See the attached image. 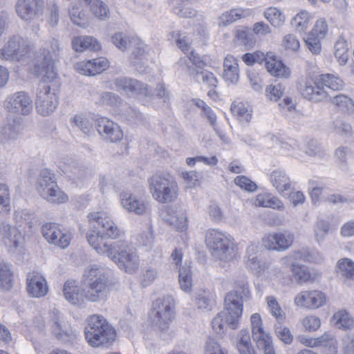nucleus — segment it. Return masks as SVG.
<instances>
[{
	"instance_id": "f257e3e1",
	"label": "nucleus",
	"mask_w": 354,
	"mask_h": 354,
	"mask_svg": "<svg viewBox=\"0 0 354 354\" xmlns=\"http://www.w3.org/2000/svg\"><path fill=\"white\" fill-rule=\"evenodd\" d=\"M87 241L97 254L108 257L126 272L131 274L138 269L140 260L136 252L124 241H118L109 244L99 235L94 234L88 235Z\"/></svg>"
},
{
	"instance_id": "f03ea898",
	"label": "nucleus",
	"mask_w": 354,
	"mask_h": 354,
	"mask_svg": "<svg viewBox=\"0 0 354 354\" xmlns=\"http://www.w3.org/2000/svg\"><path fill=\"white\" fill-rule=\"evenodd\" d=\"M84 335L91 347L108 348L115 342L116 331L103 316L93 315L87 319Z\"/></svg>"
},
{
	"instance_id": "7ed1b4c3",
	"label": "nucleus",
	"mask_w": 354,
	"mask_h": 354,
	"mask_svg": "<svg viewBox=\"0 0 354 354\" xmlns=\"http://www.w3.org/2000/svg\"><path fill=\"white\" fill-rule=\"evenodd\" d=\"M205 243L212 256L223 261H230L236 256V245L232 236L217 229H209L205 234Z\"/></svg>"
},
{
	"instance_id": "20e7f679",
	"label": "nucleus",
	"mask_w": 354,
	"mask_h": 354,
	"mask_svg": "<svg viewBox=\"0 0 354 354\" xmlns=\"http://www.w3.org/2000/svg\"><path fill=\"white\" fill-rule=\"evenodd\" d=\"M37 93L36 109L43 116L50 115L58 106V97L56 91L60 86L59 80L56 77L47 78L45 75H41Z\"/></svg>"
},
{
	"instance_id": "39448f33",
	"label": "nucleus",
	"mask_w": 354,
	"mask_h": 354,
	"mask_svg": "<svg viewBox=\"0 0 354 354\" xmlns=\"http://www.w3.org/2000/svg\"><path fill=\"white\" fill-rule=\"evenodd\" d=\"M84 283L88 288L86 297L95 301L102 297L108 286V271L102 266L93 264L88 266L84 272Z\"/></svg>"
},
{
	"instance_id": "423d86ee",
	"label": "nucleus",
	"mask_w": 354,
	"mask_h": 354,
	"mask_svg": "<svg viewBox=\"0 0 354 354\" xmlns=\"http://www.w3.org/2000/svg\"><path fill=\"white\" fill-rule=\"evenodd\" d=\"M150 192L159 203L174 201L178 196V184L169 174H155L148 179Z\"/></svg>"
},
{
	"instance_id": "0eeeda50",
	"label": "nucleus",
	"mask_w": 354,
	"mask_h": 354,
	"mask_svg": "<svg viewBox=\"0 0 354 354\" xmlns=\"http://www.w3.org/2000/svg\"><path fill=\"white\" fill-rule=\"evenodd\" d=\"M39 195L50 203L60 204L68 201V196L57 186L55 176L48 169L41 171L37 183Z\"/></svg>"
},
{
	"instance_id": "6e6552de",
	"label": "nucleus",
	"mask_w": 354,
	"mask_h": 354,
	"mask_svg": "<svg viewBox=\"0 0 354 354\" xmlns=\"http://www.w3.org/2000/svg\"><path fill=\"white\" fill-rule=\"evenodd\" d=\"M242 60L248 66L265 62L268 72L277 77L288 78L290 75V68L281 60L277 59L272 53H268L266 55L259 50L252 53H247L243 55Z\"/></svg>"
},
{
	"instance_id": "1a4fd4ad",
	"label": "nucleus",
	"mask_w": 354,
	"mask_h": 354,
	"mask_svg": "<svg viewBox=\"0 0 354 354\" xmlns=\"http://www.w3.org/2000/svg\"><path fill=\"white\" fill-rule=\"evenodd\" d=\"M88 224L91 228L98 230L102 228V230H98L96 233L94 232L88 235L94 234L99 235L104 241H106L103 236L106 238L112 239L119 238L122 234V230L118 226V225L110 218L106 212L104 211L93 212L88 215Z\"/></svg>"
},
{
	"instance_id": "9d476101",
	"label": "nucleus",
	"mask_w": 354,
	"mask_h": 354,
	"mask_svg": "<svg viewBox=\"0 0 354 354\" xmlns=\"http://www.w3.org/2000/svg\"><path fill=\"white\" fill-rule=\"evenodd\" d=\"M234 290L229 292L224 299L225 310H243L244 303L247 302L250 297L248 278L245 274H240L236 276L234 281Z\"/></svg>"
},
{
	"instance_id": "9b49d317",
	"label": "nucleus",
	"mask_w": 354,
	"mask_h": 354,
	"mask_svg": "<svg viewBox=\"0 0 354 354\" xmlns=\"http://www.w3.org/2000/svg\"><path fill=\"white\" fill-rule=\"evenodd\" d=\"M61 48L59 41L53 39L44 50V55L41 60H38L35 64L33 73L37 77L45 75L47 78L56 77L57 73L54 68V62L59 59Z\"/></svg>"
},
{
	"instance_id": "f8f14e48",
	"label": "nucleus",
	"mask_w": 354,
	"mask_h": 354,
	"mask_svg": "<svg viewBox=\"0 0 354 354\" xmlns=\"http://www.w3.org/2000/svg\"><path fill=\"white\" fill-rule=\"evenodd\" d=\"M189 62H185V70L187 75L195 82H203L209 87H216L217 79L210 71L203 69L205 63L201 60L197 53L192 50L189 56Z\"/></svg>"
},
{
	"instance_id": "ddd939ff",
	"label": "nucleus",
	"mask_w": 354,
	"mask_h": 354,
	"mask_svg": "<svg viewBox=\"0 0 354 354\" xmlns=\"http://www.w3.org/2000/svg\"><path fill=\"white\" fill-rule=\"evenodd\" d=\"M110 87L118 92H123L129 96L149 97L151 95V91L147 84L126 76L113 79Z\"/></svg>"
},
{
	"instance_id": "4468645a",
	"label": "nucleus",
	"mask_w": 354,
	"mask_h": 354,
	"mask_svg": "<svg viewBox=\"0 0 354 354\" xmlns=\"http://www.w3.org/2000/svg\"><path fill=\"white\" fill-rule=\"evenodd\" d=\"M250 320L252 338L258 348L263 350L264 354H275L272 337L269 333L264 330L260 315L253 314Z\"/></svg>"
},
{
	"instance_id": "2eb2a0df",
	"label": "nucleus",
	"mask_w": 354,
	"mask_h": 354,
	"mask_svg": "<svg viewBox=\"0 0 354 354\" xmlns=\"http://www.w3.org/2000/svg\"><path fill=\"white\" fill-rule=\"evenodd\" d=\"M27 42L19 35H13L0 50V59L10 61H19L27 53Z\"/></svg>"
},
{
	"instance_id": "dca6fc26",
	"label": "nucleus",
	"mask_w": 354,
	"mask_h": 354,
	"mask_svg": "<svg viewBox=\"0 0 354 354\" xmlns=\"http://www.w3.org/2000/svg\"><path fill=\"white\" fill-rule=\"evenodd\" d=\"M4 103L6 110L11 113L27 115L32 110V100L24 91L9 95Z\"/></svg>"
},
{
	"instance_id": "f3484780",
	"label": "nucleus",
	"mask_w": 354,
	"mask_h": 354,
	"mask_svg": "<svg viewBox=\"0 0 354 354\" xmlns=\"http://www.w3.org/2000/svg\"><path fill=\"white\" fill-rule=\"evenodd\" d=\"M44 6V0H17L15 10L21 19L30 21L42 15Z\"/></svg>"
},
{
	"instance_id": "a211bd4d",
	"label": "nucleus",
	"mask_w": 354,
	"mask_h": 354,
	"mask_svg": "<svg viewBox=\"0 0 354 354\" xmlns=\"http://www.w3.org/2000/svg\"><path fill=\"white\" fill-rule=\"evenodd\" d=\"M44 239L49 243L55 244L61 248H67L71 240V234L62 231L59 227L52 223H45L41 228Z\"/></svg>"
},
{
	"instance_id": "6ab92c4d",
	"label": "nucleus",
	"mask_w": 354,
	"mask_h": 354,
	"mask_svg": "<svg viewBox=\"0 0 354 354\" xmlns=\"http://www.w3.org/2000/svg\"><path fill=\"white\" fill-rule=\"evenodd\" d=\"M295 236L292 232L285 230L266 236L263 239V246L269 250L285 251L292 245Z\"/></svg>"
},
{
	"instance_id": "aec40b11",
	"label": "nucleus",
	"mask_w": 354,
	"mask_h": 354,
	"mask_svg": "<svg viewBox=\"0 0 354 354\" xmlns=\"http://www.w3.org/2000/svg\"><path fill=\"white\" fill-rule=\"evenodd\" d=\"M96 129L100 136L109 142H117L123 138V133L119 125L106 118L97 120Z\"/></svg>"
},
{
	"instance_id": "412c9836",
	"label": "nucleus",
	"mask_w": 354,
	"mask_h": 354,
	"mask_svg": "<svg viewBox=\"0 0 354 354\" xmlns=\"http://www.w3.org/2000/svg\"><path fill=\"white\" fill-rule=\"evenodd\" d=\"M120 198L122 207L129 212L142 216L146 214L149 210V205L147 202L130 192H121Z\"/></svg>"
},
{
	"instance_id": "4be33fe9",
	"label": "nucleus",
	"mask_w": 354,
	"mask_h": 354,
	"mask_svg": "<svg viewBox=\"0 0 354 354\" xmlns=\"http://www.w3.org/2000/svg\"><path fill=\"white\" fill-rule=\"evenodd\" d=\"M327 297L324 293L318 290L303 291L295 298L297 307L318 308L326 304Z\"/></svg>"
},
{
	"instance_id": "5701e85b",
	"label": "nucleus",
	"mask_w": 354,
	"mask_h": 354,
	"mask_svg": "<svg viewBox=\"0 0 354 354\" xmlns=\"http://www.w3.org/2000/svg\"><path fill=\"white\" fill-rule=\"evenodd\" d=\"M242 311H220L212 322L214 330L221 334L224 332L227 326L232 329L239 326V318Z\"/></svg>"
},
{
	"instance_id": "b1692460",
	"label": "nucleus",
	"mask_w": 354,
	"mask_h": 354,
	"mask_svg": "<svg viewBox=\"0 0 354 354\" xmlns=\"http://www.w3.org/2000/svg\"><path fill=\"white\" fill-rule=\"evenodd\" d=\"M297 88L305 98L311 101L317 102L328 99V93L317 84V79L313 83L308 80H301L298 83Z\"/></svg>"
},
{
	"instance_id": "393cba45",
	"label": "nucleus",
	"mask_w": 354,
	"mask_h": 354,
	"mask_svg": "<svg viewBox=\"0 0 354 354\" xmlns=\"http://www.w3.org/2000/svg\"><path fill=\"white\" fill-rule=\"evenodd\" d=\"M26 283L27 292L33 297H44L48 291L45 278L38 272L32 271L28 272Z\"/></svg>"
},
{
	"instance_id": "a878e982",
	"label": "nucleus",
	"mask_w": 354,
	"mask_h": 354,
	"mask_svg": "<svg viewBox=\"0 0 354 354\" xmlns=\"http://www.w3.org/2000/svg\"><path fill=\"white\" fill-rule=\"evenodd\" d=\"M145 47L146 45L138 38H133L131 41V63L139 73L146 71L147 59Z\"/></svg>"
},
{
	"instance_id": "bb28decb",
	"label": "nucleus",
	"mask_w": 354,
	"mask_h": 354,
	"mask_svg": "<svg viewBox=\"0 0 354 354\" xmlns=\"http://www.w3.org/2000/svg\"><path fill=\"white\" fill-rule=\"evenodd\" d=\"M322 257L317 251L310 248H302L299 250L293 251L290 254L283 257L281 259V263L286 267H291L292 269L294 266H297L295 260H304L309 262L317 263L321 260Z\"/></svg>"
},
{
	"instance_id": "cd10ccee",
	"label": "nucleus",
	"mask_w": 354,
	"mask_h": 354,
	"mask_svg": "<svg viewBox=\"0 0 354 354\" xmlns=\"http://www.w3.org/2000/svg\"><path fill=\"white\" fill-rule=\"evenodd\" d=\"M109 67V62L105 57L80 62L76 64V69L85 75H95L106 71Z\"/></svg>"
},
{
	"instance_id": "c85d7f7f",
	"label": "nucleus",
	"mask_w": 354,
	"mask_h": 354,
	"mask_svg": "<svg viewBox=\"0 0 354 354\" xmlns=\"http://www.w3.org/2000/svg\"><path fill=\"white\" fill-rule=\"evenodd\" d=\"M174 318V311H150L146 324L154 330H165Z\"/></svg>"
},
{
	"instance_id": "c756f323",
	"label": "nucleus",
	"mask_w": 354,
	"mask_h": 354,
	"mask_svg": "<svg viewBox=\"0 0 354 354\" xmlns=\"http://www.w3.org/2000/svg\"><path fill=\"white\" fill-rule=\"evenodd\" d=\"M0 234L3 241L8 248H16L21 239V234L15 226L3 222L0 226Z\"/></svg>"
},
{
	"instance_id": "7c9ffc66",
	"label": "nucleus",
	"mask_w": 354,
	"mask_h": 354,
	"mask_svg": "<svg viewBox=\"0 0 354 354\" xmlns=\"http://www.w3.org/2000/svg\"><path fill=\"white\" fill-rule=\"evenodd\" d=\"M270 180L273 187L283 196L288 194V192L292 189L289 176L283 171H272L270 175Z\"/></svg>"
},
{
	"instance_id": "2f4dec72",
	"label": "nucleus",
	"mask_w": 354,
	"mask_h": 354,
	"mask_svg": "<svg viewBox=\"0 0 354 354\" xmlns=\"http://www.w3.org/2000/svg\"><path fill=\"white\" fill-rule=\"evenodd\" d=\"M250 9L234 8L223 13L218 18V26L219 27L227 26L234 21L249 17L252 15Z\"/></svg>"
},
{
	"instance_id": "473e14b6",
	"label": "nucleus",
	"mask_w": 354,
	"mask_h": 354,
	"mask_svg": "<svg viewBox=\"0 0 354 354\" xmlns=\"http://www.w3.org/2000/svg\"><path fill=\"white\" fill-rule=\"evenodd\" d=\"M166 212L164 219L170 226L182 232L187 229L188 221L185 212H176L171 209H167Z\"/></svg>"
},
{
	"instance_id": "72a5a7b5",
	"label": "nucleus",
	"mask_w": 354,
	"mask_h": 354,
	"mask_svg": "<svg viewBox=\"0 0 354 354\" xmlns=\"http://www.w3.org/2000/svg\"><path fill=\"white\" fill-rule=\"evenodd\" d=\"M223 79L230 83H236L239 77V69L237 59L232 55H227L223 61Z\"/></svg>"
},
{
	"instance_id": "f704fd0d",
	"label": "nucleus",
	"mask_w": 354,
	"mask_h": 354,
	"mask_svg": "<svg viewBox=\"0 0 354 354\" xmlns=\"http://www.w3.org/2000/svg\"><path fill=\"white\" fill-rule=\"evenodd\" d=\"M73 48L77 52H83L86 50L97 51L100 49V43L91 36H77L72 39Z\"/></svg>"
},
{
	"instance_id": "c9c22d12",
	"label": "nucleus",
	"mask_w": 354,
	"mask_h": 354,
	"mask_svg": "<svg viewBox=\"0 0 354 354\" xmlns=\"http://www.w3.org/2000/svg\"><path fill=\"white\" fill-rule=\"evenodd\" d=\"M59 167L67 178L73 180L82 179L84 177V171L73 159H67L66 161L62 162Z\"/></svg>"
},
{
	"instance_id": "e433bc0d",
	"label": "nucleus",
	"mask_w": 354,
	"mask_h": 354,
	"mask_svg": "<svg viewBox=\"0 0 354 354\" xmlns=\"http://www.w3.org/2000/svg\"><path fill=\"white\" fill-rule=\"evenodd\" d=\"M236 347L239 354H256L254 348L251 343L250 333L246 329L241 330L236 337Z\"/></svg>"
},
{
	"instance_id": "4c0bfd02",
	"label": "nucleus",
	"mask_w": 354,
	"mask_h": 354,
	"mask_svg": "<svg viewBox=\"0 0 354 354\" xmlns=\"http://www.w3.org/2000/svg\"><path fill=\"white\" fill-rule=\"evenodd\" d=\"M338 329H350L354 326V318L348 311H336L330 319Z\"/></svg>"
},
{
	"instance_id": "58836bf2",
	"label": "nucleus",
	"mask_w": 354,
	"mask_h": 354,
	"mask_svg": "<svg viewBox=\"0 0 354 354\" xmlns=\"http://www.w3.org/2000/svg\"><path fill=\"white\" fill-rule=\"evenodd\" d=\"M247 267L255 274H259L264 269L263 265L257 254L256 248L254 245L248 247L245 256Z\"/></svg>"
},
{
	"instance_id": "ea45409f",
	"label": "nucleus",
	"mask_w": 354,
	"mask_h": 354,
	"mask_svg": "<svg viewBox=\"0 0 354 354\" xmlns=\"http://www.w3.org/2000/svg\"><path fill=\"white\" fill-rule=\"evenodd\" d=\"M317 84L321 88L326 86L333 91H339L344 86L343 81L339 77L330 73L322 74L317 77Z\"/></svg>"
},
{
	"instance_id": "a19ab883",
	"label": "nucleus",
	"mask_w": 354,
	"mask_h": 354,
	"mask_svg": "<svg viewBox=\"0 0 354 354\" xmlns=\"http://www.w3.org/2000/svg\"><path fill=\"white\" fill-rule=\"evenodd\" d=\"M337 273L348 280H354V262L348 258L339 259L337 263Z\"/></svg>"
},
{
	"instance_id": "79ce46f5",
	"label": "nucleus",
	"mask_w": 354,
	"mask_h": 354,
	"mask_svg": "<svg viewBox=\"0 0 354 354\" xmlns=\"http://www.w3.org/2000/svg\"><path fill=\"white\" fill-rule=\"evenodd\" d=\"M231 111L241 122L249 123L252 119V109L249 105L242 102L234 103L231 105Z\"/></svg>"
},
{
	"instance_id": "37998d69",
	"label": "nucleus",
	"mask_w": 354,
	"mask_h": 354,
	"mask_svg": "<svg viewBox=\"0 0 354 354\" xmlns=\"http://www.w3.org/2000/svg\"><path fill=\"white\" fill-rule=\"evenodd\" d=\"M63 292L66 300L76 305L82 300V295L79 292V288L73 281H66L64 286Z\"/></svg>"
},
{
	"instance_id": "c03bdc74",
	"label": "nucleus",
	"mask_w": 354,
	"mask_h": 354,
	"mask_svg": "<svg viewBox=\"0 0 354 354\" xmlns=\"http://www.w3.org/2000/svg\"><path fill=\"white\" fill-rule=\"evenodd\" d=\"M331 103L339 111L344 113L352 112L354 109L353 100L345 95H337L330 99Z\"/></svg>"
},
{
	"instance_id": "a18cd8bd",
	"label": "nucleus",
	"mask_w": 354,
	"mask_h": 354,
	"mask_svg": "<svg viewBox=\"0 0 354 354\" xmlns=\"http://www.w3.org/2000/svg\"><path fill=\"white\" fill-rule=\"evenodd\" d=\"M34 220V214L28 209H21L15 212L16 223L24 229L31 230Z\"/></svg>"
},
{
	"instance_id": "49530a36",
	"label": "nucleus",
	"mask_w": 354,
	"mask_h": 354,
	"mask_svg": "<svg viewBox=\"0 0 354 354\" xmlns=\"http://www.w3.org/2000/svg\"><path fill=\"white\" fill-rule=\"evenodd\" d=\"M0 285L5 290H10L12 286V272L10 265L6 263H0Z\"/></svg>"
},
{
	"instance_id": "de8ad7c7",
	"label": "nucleus",
	"mask_w": 354,
	"mask_h": 354,
	"mask_svg": "<svg viewBox=\"0 0 354 354\" xmlns=\"http://www.w3.org/2000/svg\"><path fill=\"white\" fill-rule=\"evenodd\" d=\"M90 9L93 15L100 20H105L109 18V9L107 5L100 0H93Z\"/></svg>"
},
{
	"instance_id": "09e8293b",
	"label": "nucleus",
	"mask_w": 354,
	"mask_h": 354,
	"mask_svg": "<svg viewBox=\"0 0 354 354\" xmlns=\"http://www.w3.org/2000/svg\"><path fill=\"white\" fill-rule=\"evenodd\" d=\"M310 21L309 13L306 11H301L292 19L291 24L298 32H303L309 27Z\"/></svg>"
},
{
	"instance_id": "8fccbe9b",
	"label": "nucleus",
	"mask_w": 354,
	"mask_h": 354,
	"mask_svg": "<svg viewBox=\"0 0 354 354\" xmlns=\"http://www.w3.org/2000/svg\"><path fill=\"white\" fill-rule=\"evenodd\" d=\"M178 281L180 288L186 292H190L192 289V271L189 267L183 266L179 269Z\"/></svg>"
},
{
	"instance_id": "3c124183",
	"label": "nucleus",
	"mask_w": 354,
	"mask_h": 354,
	"mask_svg": "<svg viewBox=\"0 0 354 354\" xmlns=\"http://www.w3.org/2000/svg\"><path fill=\"white\" fill-rule=\"evenodd\" d=\"M264 17L274 27L281 26L285 21V17L276 8L271 7L266 9L264 12Z\"/></svg>"
},
{
	"instance_id": "603ef678",
	"label": "nucleus",
	"mask_w": 354,
	"mask_h": 354,
	"mask_svg": "<svg viewBox=\"0 0 354 354\" xmlns=\"http://www.w3.org/2000/svg\"><path fill=\"white\" fill-rule=\"evenodd\" d=\"M134 37H130L123 32H116L111 37V41L118 49L124 51L131 46V41Z\"/></svg>"
},
{
	"instance_id": "864d4df0",
	"label": "nucleus",
	"mask_w": 354,
	"mask_h": 354,
	"mask_svg": "<svg viewBox=\"0 0 354 354\" xmlns=\"http://www.w3.org/2000/svg\"><path fill=\"white\" fill-rule=\"evenodd\" d=\"M69 15L72 22L81 27L86 28L88 25V22L86 16L84 12H82L80 8L73 6L69 8Z\"/></svg>"
},
{
	"instance_id": "5fc2aeb1",
	"label": "nucleus",
	"mask_w": 354,
	"mask_h": 354,
	"mask_svg": "<svg viewBox=\"0 0 354 354\" xmlns=\"http://www.w3.org/2000/svg\"><path fill=\"white\" fill-rule=\"evenodd\" d=\"M292 272L299 283H307L314 280L308 269L304 266L299 264L294 266L292 269Z\"/></svg>"
},
{
	"instance_id": "6e6d98bb",
	"label": "nucleus",
	"mask_w": 354,
	"mask_h": 354,
	"mask_svg": "<svg viewBox=\"0 0 354 354\" xmlns=\"http://www.w3.org/2000/svg\"><path fill=\"white\" fill-rule=\"evenodd\" d=\"M122 102L121 97L112 92H103L100 94L99 98L96 102L100 105L118 106Z\"/></svg>"
},
{
	"instance_id": "4d7b16f0",
	"label": "nucleus",
	"mask_w": 354,
	"mask_h": 354,
	"mask_svg": "<svg viewBox=\"0 0 354 354\" xmlns=\"http://www.w3.org/2000/svg\"><path fill=\"white\" fill-rule=\"evenodd\" d=\"M22 130L23 124L21 118H18L7 124L4 129V133L9 139H15L21 133Z\"/></svg>"
},
{
	"instance_id": "13d9d810",
	"label": "nucleus",
	"mask_w": 354,
	"mask_h": 354,
	"mask_svg": "<svg viewBox=\"0 0 354 354\" xmlns=\"http://www.w3.org/2000/svg\"><path fill=\"white\" fill-rule=\"evenodd\" d=\"M175 307V300L171 295L158 297L153 302L152 310H171Z\"/></svg>"
},
{
	"instance_id": "bf43d9fd",
	"label": "nucleus",
	"mask_w": 354,
	"mask_h": 354,
	"mask_svg": "<svg viewBox=\"0 0 354 354\" xmlns=\"http://www.w3.org/2000/svg\"><path fill=\"white\" fill-rule=\"evenodd\" d=\"M322 39H323V38H319L313 35V33H308L307 37L304 39V41L310 51L313 55H318L322 49L320 42Z\"/></svg>"
},
{
	"instance_id": "052dcab7",
	"label": "nucleus",
	"mask_w": 354,
	"mask_h": 354,
	"mask_svg": "<svg viewBox=\"0 0 354 354\" xmlns=\"http://www.w3.org/2000/svg\"><path fill=\"white\" fill-rule=\"evenodd\" d=\"M204 354H227V352L215 339L209 337L205 343Z\"/></svg>"
},
{
	"instance_id": "680f3d73",
	"label": "nucleus",
	"mask_w": 354,
	"mask_h": 354,
	"mask_svg": "<svg viewBox=\"0 0 354 354\" xmlns=\"http://www.w3.org/2000/svg\"><path fill=\"white\" fill-rule=\"evenodd\" d=\"M72 122L86 134L88 135L93 131V125L91 121L82 115L74 116L72 119Z\"/></svg>"
},
{
	"instance_id": "e2e57ef3",
	"label": "nucleus",
	"mask_w": 354,
	"mask_h": 354,
	"mask_svg": "<svg viewBox=\"0 0 354 354\" xmlns=\"http://www.w3.org/2000/svg\"><path fill=\"white\" fill-rule=\"evenodd\" d=\"M328 230L329 223L328 221L324 220L317 221L314 227L315 237L316 240L318 242L322 241L328 234Z\"/></svg>"
},
{
	"instance_id": "0e129e2a",
	"label": "nucleus",
	"mask_w": 354,
	"mask_h": 354,
	"mask_svg": "<svg viewBox=\"0 0 354 354\" xmlns=\"http://www.w3.org/2000/svg\"><path fill=\"white\" fill-rule=\"evenodd\" d=\"M235 38L245 46H251L254 44V37L245 28H237L235 30Z\"/></svg>"
},
{
	"instance_id": "69168bd1",
	"label": "nucleus",
	"mask_w": 354,
	"mask_h": 354,
	"mask_svg": "<svg viewBox=\"0 0 354 354\" xmlns=\"http://www.w3.org/2000/svg\"><path fill=\"white\" fill-rule=\"evenodd\" d=\"M332 129L334 132L340 135H350L352 132L351 124L341 118L333 121Z\"/></svg>"
},
{
	"instance_id": "338daca9",
	"label": "nucleus",
	"mask_w": 354,
	"mask_h": 354,
	"mask_svg": "<svg viewBox=\"0 0 354 354\" xmlns=\"http://www.w3.org/2000/svg\"><path fill=\"white\" fill-rule=\"evenodd\" d=\"M285 88L281 84L269 85L266 87V95L272 101H277L283 95Z\"/></svg>"
},
{
	"instance_id": "774afa93",
	"label": "nucleus",
	"mask_w": 354,
	"mask_h": 354,
	"mask_svg": "<svg viewBox=\"0 0 354 354\" xmlns=\"http://www.w3.org/2000/svg\"><path fill=\"white\" fill-rule=\"evenodd\" d=\"M274 332L277 337L283 343L290 344L292 342L293 336L288 328L282 325H274Z\"/></svg>"
}]
</instances>
